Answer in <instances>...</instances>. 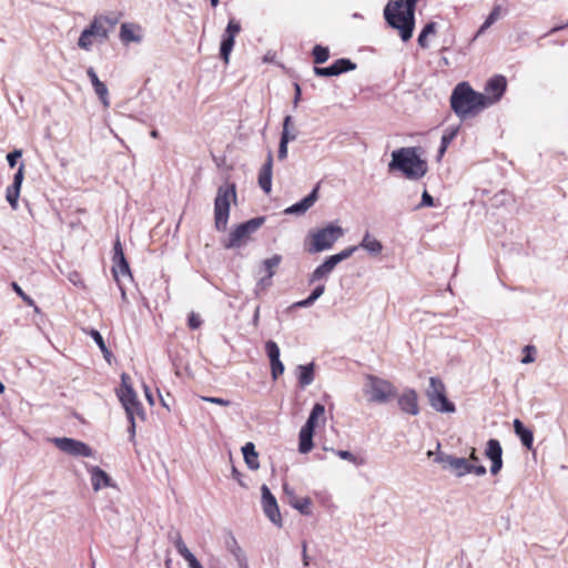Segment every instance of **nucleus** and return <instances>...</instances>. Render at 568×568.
I'll list each match as a JSON object with an SVG mask.
<instances>
[{"instance_id": "nucleus-1", "label": "nucleus", "mask_w": 568, "mask_h": 568, "mask_svg": "<svg viewBox=\"0 0 568 568\" xmlns=\"http://www.w3.org/2000/svg\"><path fill=\"white\" fill-rule=\"evenodd\" d=\"M418 0L389 1L384 9L386 22L399 31L404 42L408 41L414 31L415 10Z\"/></svg>"}, {"instance_id": "nucleus-2", "label": "nucleus", "mask_w": 568, "mask_h": 568, "mask_svg": "<svg viewBox=\"0 0 568 568\" xmlns=\"http://www.w3.org/2000/svg\"><path fill=\"white\" fill-rule=\"evenodd\" d=\"M485 102L486 98H484V94L473 90L467 82L458 83L450 95V106L460 119L477 114L486 109Z\"/></svg>"}, {"instance_id": "nucleus-3", "label": "nucleus", "mask_w": 568, "mask_h": 568, "mask_svg": "<svg viewBox=\"0 0 568 568\" xmlns=\"http://www.w3.org/2000/svg\"><path fill=\"white\" fill-rule=\"evenodd\" d=\"M388 168L390 171L403 172L408 179H420L427 172V164L420 159L416 148H400L393 151Z\"/></svg>"}, {"instance_id": "nucleus-4", "label": "nucleus", "mask_w": 568, "mask_h": 568, "mask_svg": "<svg viewBox=\"0 0 568 568\" xmlns=\"http://www.w3.org/2000/svg\"><path fill=\"white\" fill-rule=\"evenodd\" d=\"M236 186L234 183H224L219 186L214 200V223L220 232L227 227L230 209L232 203H236Z\"/></svg>"}, {"instance_id": "nucleus-5", "label": "nucleus", "mask_w": 568, "mask_h": 568, "mask_svg": "<svg viewBox=\"0 0 568 568\" xmlns=\"http://www.w3.org/2000/svg\"><path fill=\"white\" fill-rule=\"evenodd\" d=\"M115 23V20H111L108 17L95 18L91 24L82 31L78 45L85 51L91 50L93 40L99 42L105 41L110 30Z\"/></svg>"}, {"instance_id": "nucleus-6", "label": "nucleus", "mask_w": 568, "mask_h": 568, "mask_svg": "<svg viewBox=\"0 0 568 568\" xmlns=\"http://www.w3.org/2000/svg\"><path fill=\"white\" fill-rule=\"evenodd\" d=\"M363 390L369 402L378 404L387 403L396 396V388L390 382L374 375L366 376Z\"/></svg>"}, {"instance_id": "nucleus-7", "label": "nucleus", "mask_w": 568, "mask_h": 568, "mask_svg": "<svg viewBox=\"0 0 568 568\" xmlns=\"http://www.w3.org/2000/svg\"><path fill=\"white\" fill-rule=\"evenodd\" d=\"M320 418L325 420V406L321 403H316L313 406L305 425L300 430V435H298L300 453L307 454L312 450V448L314 446V444H313L314 430H315V427H316Z\"/></svg>"}, {"instance_id": "nucleus-8", "label": "nucleus", "mask_w": 568, "mask_h": 568, "mask_svg": "<svg viewBox=\"0 0 568 568\" xmlns=\"http://www.w3.org/2000/svg\"><path fill=\"white\" fill-rule=\"evenodd\" d=\"M426 396L430 406L440 413H454L455 405L448 400L446 396V387L440 378L430 377L429 385L426 389Z\"/></svg>"}, {"instance_id": "nucleus-9", "label": "nucleus", "mask_w": 568, "mask_h": 568, "mask_svg": "<svg viewBox=\"0 0 568 568\" xmlns=\"http://www.w3.org/2000/svg\"><path fill=\"white\" fill-rule=\"evenodd\" d=\"M343 235L344 230L341 226L328 224L312 234V247L310 248V252L318 253L329 250Z\"/></svg>"}, {"instance_id": "nucleus-10", "label": "nucleus", "mask_w": 568, "mask_h": 568, "mask_svg": "<svg viewBox=\"0 0 568 568\" xmlns=\"http://www.w3.org/2000/svg\"><path fill=\"white\" fill-rule=\"evenodd\" d=\"M265 217H254L244 223L239 224L229 235L226 242H224L225 248L240 247L248 236L257 231L264 223Z\"/></svg>"}, {"instance_id": "nucleus-11", "label": "nucleus", "mask_w": 568, "mask_h": 568, "mask_svg": "<svg viewBox=\"0 0 568 568\" xmlns=\"http://www.w3.org/2000/svg\"><path fill=\"white\" fill-rule=\"evenodd\" d=\"M52 443L61 452L69 454L73 457H94V450L85 443L69 438V437H54Z\"/></svg>"}, {"instance_id": "nucleus-12", "label": "nucleus", "mask_w": 568, "mask_h": 568, "mask_svg": "<svg viewBox=\"0 0 568 568\" xmlns=\"http://www.w3.org/2000/svg\"><path fill=\"white\" fill-rule=\"evenodd\" d=\"M261 491L264 514L274 525L281 526L282 517L280 514L276 498L274 497V495L271 493L270 488L266 485H262Z\"/></svg>"}, {"instance_id": "nucleus-13", "label": "nucleus", "mask_w": 568, "mask_h": 568, "mask_svg": "<svg viewBox=\"0 0 568 568\" xmlns=\"http://www.w3.org/2000/svg\"><path fill=\"white\" fill-rule=\"evenodd\" d=\"M506 87L507 82L505 77L503 75H496L487 82L485 87V92L483 93L484 98H486L485 103L487 108L500 100V98L506 91Z\"/></svg>"}, {"instance_id": "nucleus-14", "label": "nucleus", "mask_w": 568, "mask_h": 568, "mask_svg": "<svg viewBox=\"0 0 568 568\" xmlns=\"http://www.w3.org/2000/svg\"><path fill=\"white\" fill-rule=\"evenodd\" d=\"M281 262L282 256L275 254L261 263L260 273L263 275L257 281L256 286L258 288H266L272 285V277L275 275L276 268L278 267Z\"/></svg>"}, {"instance_id": "nucleus-15", "label": "nucleus", "mask_w": 568, "mask_h": 568, "mask_svg": "<svg viewBox=\"0 0 568 568\" xmlns=\"http://www.w3.org/2000/svg\"><path fill=\"white\" fill-rule=\"evenodd\" d=\"M118 397L125 410L126 417L138 416L141 419L145 418L143 406L139 402L135 390L126 389V393L120 394Z\"/></svg>"}, {"instance_id": "nucleus-16", "label": "nucleus", "mask_w": 568, "mask_h": 568, "mask_svg": "<svg viewBox=\"0 0 568 568\" xmlns=\"http://www.w3.org/2000/svg\"><path fill=\"white\" fill-rule=\"evenodd\" d=\"M436 462L446 464L457 477L470 474V462L464 457L445 455L437 457Z\"/></svg>"}, {"instance_id": "nucleus-17", "label": "nucleus", "mask_w": 568, "mask_h": 568, "mask_svg": "<svg viewBox=\"0 0 568 568\" xmlns=\"http://www.w3.org/2000/svg\"><path fill=\"white\" fill-rule=\"evenodd\" d=\"M265 351L271 363L272 378L276 381L284 373V364L280 359V348L274 341H267Z\"/></svg>"}, {"instance_id": "nucleus-18", "label": "nucleus", "mask_w": 568, "mask_h": 568, "mask_svg": "<svg viewBox=\"0 0 568 568\" xmlns=\"http://www.w3.org/2000/svg\"><path fill=\"white\" fill-rule=\"evenodd\" d=\"M23 171H24V164L21 163L18 171L16 172L13 176V182L10 186H8L6 191V199L11 205L13 210H17L18 207V199L20 195V189L23 181Z\"/></svg>"}, {"instance_id": "nucleus-19", "label": "nucleus", "mask_w": 568, "mask_h": 568, "mask_svg": "<svg viewBox=\"0 0 568 568\" xmlns=\"http://www.w3.org/2000/svg\"><path fill=\"white\" fill-rule=\"evenodd\" d=\"M283 490L287 497L288 504L297 509L302 515H311L312 513V500L308 497H297L294 494L293 488H291L287 484L283 485Z\"/></svg>"}, {"instance_id": "nucleus-20", "label": "nucleus", "mask_w": 568, "mask_h": 568, "mask_svg": "<svg viewBox=\"0 0 568 568\" xmlns=\"http://www.w3.org/2000/svg\"><path fill=\"white\" fill-rule=\"evenodd\" d=\"M317 197H318V185H316L307 196L302 199L300 202L288 206L287 209H285L284 212H285V214H291V215L292 214L302 215L314 205V203L317 201Z\"/></svg>"}, {"instance_id": "nucleus-21", "label": "nucleus", "mask_w": 568, "mask_h": 568, "mask_svg": "<svg viewBox=\"0 0 568 568\" xmlns=\"http://www.w3.org/2000/svg\"><path fill=\"white\" fill-rule=\"evenodd\" d=\"M273 154L270 151L267 153V158L263 166L258 172V185L260 187L268 194L272 190V174H273Z\"/></svg>"}, {"instance_id": "nucleus-22", "label": "nucleus", "mask_w": 568, "mask_h": 568, "mask_svg": "<svg viewBox=\"0 0 568 568\" xmlns=\"http://www.w3.org/2000/svg\"><path fill=\"white\" fill-rule=\"evenodd\" d=\"M398 406L404 413L416 416L419 413L417 393L414 389L405 390L398 397Z\"/></svg>"}, {"instance_id": "nucleus-23", "label": "nucleus", "mask_w": 568, "mask_h": 568, "mask_svg": "<svg viewBox=\"0 0 568 568\" xmlns=\"http://www.w3.org/2000/svg\"><path fill=\"white\" fill-rule=\"evenodd\" d=\"M87 74L92 83L95 94L99 97L104 108L110 106L109 90L106 85L100 81L97 72L92 67L87 70Z\"/></svg>"}, {"instance_id": "nucleus-24", "label": "nucleus", "mask_w": 568, "mask_h": 568, "mask_svg": "<svg viewBox=\"0 0 568 568\" xmlns=\"http://www.w3.org/2000/svg\"><path fill=\"white\" fill-rule=\"evenodd\" d=\"M87 469L91 475V484L94 491H99L104 487L112 486L111 477L100 467L91 466L87 467Z\"/></svg>"}, {"instance_id": "nucleus-25", "label": "nucleus", "mask_w": 568, "mask_h": 568, "mask_svg": "<svg viewBox=\"0 0 568 568\" xmlns=\"http://www.w3.org/2000/svg\"><path fill=\"white\" fill-rule=\"evenodd\" d=\"M140 27L132 23H122L120 30V39L124 43L141 42L142 36L139 34Z\"/></svg>"}, {"instance_id": "nucleus-26", "label": "nucleus", "mask_w": 568, "mask_h": 568, "mask_svg": "<svg viewBox=\"0 0 568 568\" xmlns=\"http://www.w3.org/2000/svg\"><path fill=\"white\" fill-rule=\"evenodd\" d=\"M514 430L516 435L520 438L521 444L530 449L534 443V434L529 428H526L521 420L516 418L514 420Z\"/></svg>"}, {"instance_id": "nucleus-27", "label": "nucleus", "mask_w": 568, "mask_h": 568, "mask_svg": "<svg viewBox=\"0 0 568 568\" xmlns=\"http://www.w3.org/2000/svg\"><path fill=\"white\" fill-rule=\"evenodd\" d=\"M243 457L247 467L252 470H256L260 467L258 454L255 449V445L251 442L246 443L242 447Z\"/></svg>"}, {"instance_id": "nucleus-28", "label": "nucleus", "mask_w": 568, "mask_h": 568, "mask_svg": "<svg viewBox=\"0 0 568 568\" xmlns=\"http://www.w3.org/2000/svg\"><path fill=\"white\" fill-rule=\"evenodd\" d=\"M335 268V264L332 263V260L327 257L321 265H318L310 277V283H314L326 277Z\"/></svg>"}, {"instance_id": "nucleus-29", "label": "nucleus", "mask_w": 568, "mask_h": 568, "mask_svg": "<svg viewBox=\"0 0 568 568\" xmlns=\"http://www.w3.org/2000/svg\"><path fill=\"white\" fill-rule=\"evenodd\" d=\"M298 383L302 387L311 385L314 381V364L300 365Z\"/></svg>"}, {"instance_id": "nucleus-30", "label": "nucleus", "mask_w": 568, "mask_h": 568, "mask_svg": "<svg viewBox=\"0 0 568 568\" xmlns=\"http://www.w3.org/2000/svg\"><path fill=\"white\" fill-rule=\"evenodd\" d=\"M358 247H362L364 250H366L367 252H369L371 254H379L383 250V245L382 243L372 237L369 233H366L362 240V242L359 243Z\"/></svg>"}, {"instance_id": "nucleus-31", "label": "nucleus", "mask_w": 568, "mask_h": 568, "mask_svg": "<svg viewBox=\"0 0 568 568\" xmlns=\"http://www.w3.org/2000/svg\"><path fill=\"white\" fill-rule=\"evenodd\" d=\"M234 41L235 38H233L231 34H223V39L220 47V54L225 63H229L230 54L234 47Z\"/></svg>"}, {"instance_id": "nucleus-32", "label": "nucleus", "mask_w": 568, "mask_h": 568, "mask_svg": "<svg viewBox=\"0 0 568 568\" xmlns=\"http://www.w3.org/2000/svg\"><path fill=\"white\" fill-rule=\"evenodd\" d=\"M486 456L490 459H501L503 448L497 439H489L485 452Z\"/></svg>"}, {"instance_id": "nucleus-33", "label": "nucleus", "mask_w": 568, "mask_h": 568, "mask_svg": "<svg viewBox=\"0 0 568 568\" xmlns=\"http://www.w3.org/2000/svg\"><path fill=\"white\" fill-rule=\"evenodd\" d=\"M112 272L114 280L118 283L120 282V276H128L129 278H132L130 266L126 260L115 263L113 265Z\"/></svg>"}, {"instance_id": "nucleus-34", "label": "nucleus", "mask_w": 568, "mask_h": 568, "mask_svg": "<svg viewBox=\"0 0 568 568\" xmlns=\"http://www.w3.org/2000/svg\"><path fill=\"white\" fill-rule=\"evenodd\" d=\"M500 12V6H495L489 16L486 18L485 22L480 26L479 30L477 31V36L484 33L488 28H490L499 19Z\"/></svg>"}, {"instance_id": "nucleus-35", "label": "nucleus", "mask_w": 568, "mask_h": 568, "mask_svg": "<svg viewBox=\"0 0 568 568\" xmlns=\"http://www.w3.org/2000/svg\"><path fill=\"white\" fill-rule=\"evenodd\" d=\"M313 57H314V62L316 64L325 63L328 60V58H329L328 48L320 45V44H316L313 48Z\"/></svg>"}, {"instance_id": "nucleus-36", "label": "nucleus", "mask_w": 568, "mask_h": 568, "mask_svg": "<svg viewBox=\"0 0 568 568\" xmlns=\"http://www.w3.org/2000/svg\"><path fill=\"white\" fill-rule=\"evenodd\" d=\"M436 30V23L435 22H428L422 30V32L418 36L417 42L419 47L427 48V37L428 34L435 33Z\"/></svg>"}, {"instance_id": "nucleus-37", "label": "nucleus", "mask_w": 568, "mask_h": 568, "mask_svg": "<svg viewBox=\"0 0 568 568\" xmlns=\"http://www.w3.org/2000/svg\"><path fill=\"white\" fill-rule=\"evenodd\" d=\"M183 559L187 562L190 568H203L201 562L196 559V557L190 551L187 547L178 551Z\"/></svg>"}, {"instance_id": "nucleus-38", "label": "nucleus", "mask_w": 568, "mask_h": 568, "mask_svg": "<svg viewBox=\"0 0 568 568\" xmlns=\"http://www.w3.org/2000/svg\"><path fill=\"white\" fill-rule=\"evenodd\" d=\"M358 248V246H349L345 250L341 251L337 254L331 255L329 258L332 260V263L335 264V266L341 263L342 261L347 260L353 255V253Z\"/></svg>"}, {"instance_id": "nucleus-39", "label": "nucleus", "mask_w": 568, "mask_h": 568, "mask_svg": "<svg viewBox=\"0 0 568 568\" xmlns=\"http://www.w3.org/2000/svg\"><path fill=\"white\" fill-rule=\"evenodd\" d=\"M168 537L170 541H172L173 545L175 546L176 551H180L181 549L186 547L185 542L182 539L181 532L178 529L172 528L169 531Z\"/></svg>"}, {"instance_id": "nucleus-40", "label": "nucleus", "mask_w": 568, "mask_h": 568, "mask_svg": "<svg viewBox=\"0 0 568 568\" xmlns=\"http://www.w3.org/2000/svg\"><path fill=\"white\" fill-rule=\"evenodd\" d=\"M333 64L337 68V70H339V74L356 69V64L349 59L345 58L337 59Z\"/></svg>"}, {"instance_id": "nucleus-41", "label": "nucleus", "mask_w": 568, "mask_h": 568, "mask_svg": "<svg viewBox=\"0 0 568 568\" xmlns=\"http://www.w3.org/2000/svg\"><path fill=\"white\" fill-rule=\"evenodd\" d=\"M235 561L237 562L239 568H248L246 555L241 547H235L232 551H230Z\"/></svg>"}, {"instance_id": "nucleus-42", "label": "nucleus", "mask_w": 568, "mask_h": 568, "mask_svg": "<svg viewBox=\"0 0 568 568\" xmlns=\"http://www.w3.org/2000/svg\"><path fill=\"white\" fill-rule=\"evenodd\" d=\"M314 73L318 77H335L339 75V70H337L334 64H331L329 67H314Z\"/></svg>"}, {"instance_id": "nucleus-43", "label": "nucleus", "mask_w": 568, "mask_h": 568, "mask_svg": "<svg viewBox=\"0 0 568 568\" xmlns=\"http://www.w3.org/2000/svg\"><path fill=\"white\" fill-rule=\"evenodd\" d=\"M455 136V132H446L443 134L442 136V141H440V148L438 150V156L442 158L444 155V153L446 152L448 145L450 144V142L453 141Z\"/></svg>"}, {"instance_id": "nucleus-44", "label": "nucleus", "mask_w": 568, "mask_h": 568, "mask_svg": "<svg viewBox=\"0 0 568 568\" xmlns=\"http://www.w3.org/2000/svg\"><path fill=\"white\" fill-rule=\"evenodd\" d=\"M126 389L129 390H134L133 387H132V384H131V378L128 374L123 373L121 375V386L120 388L116 390V395H120V394H124L126 393Z\"/></svg>"}, {"instance_id": "nucleus-45", "label": "nucleus", "mask_w": 568, "mask_h": 568, "mask_svg": "<svg viewBox=\"0 0 568 568\" xmlns=\"http://www.w3.org/2000/svg\"><path fill=\"white\" fill-rule=\"evenodd\" d=\"M90 335L93 338V341L97 343V345L99 346V348L101 349L102 353H109V349L104 343V339L98 331L92 329L90 332Z\"/></svg>"}, {"instance_id": "nucleus-46", "label": "nucleus", "mask_w": 568, "mask_h": 568, "mask_svg": "<svg viewBox=\"0 0 568 568\" xmlns=\"http://www.w3.org/2000/svg\"><path fill=\"white\" fill-rule=\"evenodd\" d=\"M241 31V24L234 19H231L227 23L224 34H231L233 38Z\"/></svg>"}, {"instance_id": "nucleus-47", "label": "nucleus", "mask_w": 568, "mask_h": 568, "mask_svg": "<svg viewBox=\"0 0 568 568\" xmlns=\"http://www.w3.org/2000/svg\"><path fill=\"white\" fill-rule=\"evenodd\" d=\"M435 203H434V197L425 190L422 194V201L420 203L416 206V209H422V207H432L434 206Z\"/></svg>"}, {"instance_id": "nucleus-48", "label": "nucleus", "mask_w": 568, "mask_h": 568, "mask_svg": "<svg viewBox=\"0 0 568 568\" xmlns=\"http://www.w3.org/2000/svg\"><path fill=\"white\" fill-rule=\"evenodd\" d=\"M13 291L28 304V305H33V300L27 295L22 288L16 283V282H12L11 284Z\"/></svg>"}, {"instance_id": "nucleus-49", "label": "nucleus", "mask_w": 568, "mask_h": 568, "mask_svg": "<svg viewBox=\"0 0 568 568\" xmlns=\"http://www.w3.org/2000/svg\"><path fill=\"white\" fill-rule=\"evenodd\" d=\"M21 156H22L21 150H14V151L8 153L7 161H8V164L10 165V168H14L18 159H20Z\"/></svg>"}, {"instance_id": "nucleus-50", "label": "nucleus", "mask_w": 568, "mask_h": 568, "mask_svg": "<svg viewBox=\"0 0 568 568\" xmlns=\"http://www.w3.org/2000/svg\"><path fill=\"white\" fill-rule=\"evenodd\" d=\"M277 156L280 160H284L287 156V139H286V136L281 138V140H280Z\"/></svg>"}, {"instance_id": "nucleus-51", "label": "nucleus", "mask_w": 568, "mask_h": 568, "mask_svg": "<svg viewBox=\"0 0 568 568\" xmlns=\"http://www.w3.org/2000/svg\"><path fill=\"white\" fill-rule=\"evenodd\" d=\"M202 399L204 402H209V403H212V404H217V405H221V406H230L231 405L230 400L221 398V397L203 396Z\"/></svg>"}, {"instance_id": "nucleus-52", "label": "nucleus", "mask_w": 568, "mask_h": 568, "mask_svg": "<svg viewBox=\"0 0 568 568\" xmlns=\"http://www.w3.org/2000/svg\"><path fill=\"white\" fill-rule=\"evenodd\" d=\"M187 322H189L190 328H192V329L199 328L201 326V324H202V321H201L200 316L197 314H195V313H191L189 315V321Z\"/></svg>"}, {"instance_id": "nucleus-53", "label": "nucleus", "mask_w": 568, "mask_h": 568, "mask_svg": "<svg viewBox=\"0 0 568 568\" xmlns=\"http://www.w3.org/2000/svg\"><path fill=\"white\" fill-rule=\"evenodd\" d=\"M335 454L342 459L348 460L353 464L357 463V458L348 450H336Z\"/></svg>"}, {"instance_id": "nucleus-54", "label": "nucleus", "mask_w": 568, "mask_h": 568, "mask_svg": "<svg viewBox=\"0 0 568 568\" xmlns=\"http://www.w3.org/2000/svg\"><path fill=\"white\" fill-rule=\"evenodd\" d=\"M324 291H325V286L323 284L317 285L313 290V292L311 293L308 298L314 303L316 300H318L323 295Z\"/></svg>"}, {"instance_id": "nucleus-55", "label": "nucleus", "mask_w": 568, "mask_h": 568, "mask_svg": "<svg viewBox=\"0 0 568 568\" xmlns=\"http://www.w3.org/2000/svg\"><path fill=\"white\" fill-rule=\"evenodd\" d=\"M69 281L75 286H83L81 275L77 271H72L68 274Z\"/></svg>"}, {"instance_id": "nucleus-56", "label": "nucleus", "mask_w": 568, "mask_h": 568, "mask_svg": "<svg viewBox=\"0 0 568 568\" xmlns=\"http://www.w3.org/2000/svg\"><path fill=\"white\" fill-rule=\"evenodd\" d=\"M474 473L477 476H483L486 474V467L483 465H474L470 463V474Z\"/></svg>"}, {"instance_id": "nucleus-57", "label": "nucleus", "mask_w": 568, "mask_h": 568, "mask_svg": "<svg viewBox=\"0 0 568 568\" xmlns=\"http://www.w3.org/2000/svg\"><path fill=\"white\" fill-rule=\"evenodd\" d=\"M130 426H129V434H130V440L133 442L135 437V416L128 417Z\"/></svg>"}, {"instance_id": "nucleus-58", "label": "nucleus", "mask_w": 568, "mask_h": 568, "mask_svg": "<svg viewBox=\"0 0 568 568\" xmlns=\"http://www.w3.org/2000/svg\"><path fill=\"white\" fill-rule=\"evenodd\" d=\"M503 467V458L491 460L490 473L496 475Z\"/></svg>"}, {"instance_id": "nucleus-59", "label": "nucleus", "mask_w": 568, "mask_h": 568, "mask_svg": "<svg viewBox=\"0 0 568 568\" xmlns=\"http://www.w3.org/2000/svg\"><path fill=\"white\" fill-rule=\"evenodd\" d=\"M307 544L306 541H303L302 542V560H303V565L305 567H307L310 565V557L307 556Z\"/></svg>"}, {"instance_id": "nucleus-60", "label": "nucleus", "mask_w": 568, "mask_h": 568, "mask_svg": "<svg viewBox=\"0 0 568 568\" xmlns=\"http://www.w3.org/2000/svg\"><path fill=\"white\" fill-rule=\"evenodd\" d=\"M284 136H286L287 143H288V142L294 141L296 139V133L292 132L291 129H283L281 138H284Z\"/></svg>"}, {"instance_id": "nucleus-61", "label": "nucleus", "mask_w": 568, "mask_h": 568, "mask_svg": "<svg viewBox=\"0 0 568 568\" xmlns=\"http://www.w3.org/2000/svg\"><path fill=\"white\" fill-rule=\"evenodd\" d=\"M225 544L229 551H232L235 547H240L234 536H230Z\"/></svg>"}, {"instance_id": "nucleus-62", "label": "nucleus", "mask_w": 568, "mask_h": 568, "mask_svg": "<svg viewBox=\"0 0 568 568\" xmlns=\"http://www.w3.org/2000/svg\"><path fill=\"white\" fill-rule=\"evenodd\" d=\"M313 304V302L307 297L305 300L296 302L293 306L294 307H310Z\"/></svg>"}, {"instance_id": "nucleus-63", "label": "nucleus", "mask_w": 568, "mask_h": 568, "mask_svg": "<svg viewBox=\"0 0 568 568\" xmlns=\"http://www.w3.org/2000/svg\"><path fill=\"white\" fill-rule=\"evenodd\" d=\"M294 89H295V97H294V105H297L300 99H301V87L298 83H295L294 84Z\"/></svg>"}, {"instance_id": "nucleus-64", "label": "nucleus", "mask_w": 568, "mask_h": 568, "mask_svg": "<svg viewBox=\"0 0 568 568\" xmlns=\"http://www.w3.org/2000/svg\"><path fill=\"white\" fill-rule=\"evenodd\" d=\"M122 252H123V248H122L120 240L118 239L113 245V255H116V254L119 255Z\"/></svg>"}]
</instances>
